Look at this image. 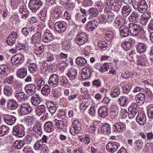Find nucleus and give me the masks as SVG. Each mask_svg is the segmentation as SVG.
Returning <instances> with one entry per match:
<instances>
[{
    "label": "nucleus",
    "mask_w": 153,
    "mask_h": 153,
    "mask_svg": "<svg viewBox=\"0 0 153 153\" xmlns=\"http://www.w3.org/2000/svg\"><path fill=\"white\" fill-rule=\"evenodd\" d=\"M132 5L134 9L140 13L145 12L147 10L148 6L145 0H134Z\"/></svg>",
    "instance_id": "1"
},
{
    "label": "nucleus",
    "mask_w": 153,
    "mask_h": 153,
    "mask_svg": "<svg viewBox=\"0 0 153 153\" xmlns=\"http://www.w3.org/2000/svg\"><path fill=\"white\" fill-rule=\"evenodd\" d=\"M105 4L111 10L116 11H119L121 7L120 0H104Z\"/></svg>",
    "instance_id": "2"
},
{
    "label": "nucleus",
    "mask_w": 153,
    "mask_h": 153,
    "mask_svg": "<svg viewBox=\"0 0 153 153\" xmlns=\"http://www.w3.org/2000/svg\"><path fill=\"white\" fill-rule=\"evenodd\" d=\"M129 32L132 36H137L143 30L140 26L134 23H130L128 24Z\"/></svg>",
    "instance_id": "3"
},
{
    "label": "nucleus",
    "mask_w": 153,
    "mask_h": 153,
    "mask_svg": "<svg viewBox=\"0 0 153 153\" xmlns=\"http://www.w3.org/2000/svg\"><path fill=\"white\" fill-rule=\"evenodd\" d=\"M43 3L40 0H30L28 7L32 12H36L42 6Z\"/></svg>",
    "instance_id": "4"
},
{
    "label": "nucleus",
    "mask_w": 153,
    "mask_h": 153,
    "mask_svg": "<svg viewBox=\"0 0 153 153\" xmlns=\"http://www.w3.org/2000/svg\"><path fill=\"white\" fill-rule=\"evenodd\" d=\"M33 110V108L28 103H22L19 106V112L22 115H25L30 113Z\"/></svg>",
    "instance_id": "5"
},
{
    "label": "nucleus",
    "mask_w": 153,
    "mask_h": 153,
    "mask_svg": "<svg viewBox=\"0 0 153 153\" xmlns=\"http://www.w3.org/2000/svg\"><path fill=\"white\" fill-rule=\"evenodd\" d=\"M88 37L87 34L83 32L78 34L75 38V41L76 43L79 46L83 45L87 41Z\"/></svg>",
    "instance_id": "6"
},
{
    "label": "nucleus",
    "mask_w": 153,
    "mask_h": 153,
    "mask_svg": "<svg viewBox=\"0 0 153 153\" xmlns=\"http://www.w3.org/2000/svg\"><path fill=\"white\" fill-rule=\"evenodd\" d=\"M81 129V125L78 120L74 121L70 128V132L72 135L75 136L78 134Z\"/></svg>",
    "instance_id": "7"
},
{
    "label": "nucleus",
    "mask_w": 153,
    "mask_h": 153,
    "mask_svg": "<svg viewBox=\"0 0 153 153\" xmlns=\"http://www.w3.org/2000/svg\"><path fill=\"white\" fill-rule=\"evenodd\" d=\"M111 131L113 132H123L126 127V125L122 123L118 122L111 125Z\"/></svg>",
    "instance_id": "8"
},
{
    "label": "nucleus",
    "mask_w": 153,
    "mask_h": 153,
    "mask_svg": "<svg viewBox=\"0 0 153 153\" xmlns=\"http://www.w3.org/2000/svg\"><path fill=\"white\" fill-rule=\"evenodd\" d=\"M59 80V76L56 74H51L48 80V83L51 88L57 87L58 85Z\"/></svg>",
    "instance_id": "9"
},
{
    "label": "nucleus",
    "mask_w": 153,
    "mask_h": 153,
    "mask_svg": "<svg viewBox=\"0 0 153 153\" xmlns=\"http://www.w3.org/2000/svg\"><path fill=\"white\" fill-rule=\"evenodd\" d=\"M13 133L18 137H22L25 134V131L22 127L19 125H16L13 127Z\"/></svg>",
    "instance_id": "10"
},
{
    "label": "nucleus",
    "mask_w": 153,
    "mask_h": 153,
    "mask_svg": "<svg viewBox=\"0 0 153 153\" xmlns=\"http://www.w3.org/2000/svg\"><path fill=\"white\" fill-rule=\"evenodd\" d=\"M24 60V56L19 53L13 56L11 58V62L13 65H16L21 64Z\"/></svg>",
    "instance_id": "11"
},
{
    "label": "nucleus",
    "mask_w": 153,
    "mask_h": 153,
    "mask_svg": "<svg viewBox=\"0 0 153 153\" xmlns=\"http://www.w3.org/2000/svg\"><path fill=\"white\" fill-rule=\"evenodd\" d=\"M18 104L16 100L10 99L7 102V108L10 110H14L16 109L18 107Z\"/></svg>",
    "instance_id": "12"
},
{
    "label": "nucleus",
    "mask_w": 153,
    "mask_h": 153,
    "mask_svg": "<svg viewBox=\"0 0 153 153\" xmlns=\"http://www.w3.org/2000/svg\"><path fill=\"white\" fill-rule=\"evenodd\" d=\"M15 97L19 102L27 100H28V97L27 94L22 91H16Z\"/></svg>",
    "instance_id": "13"
},
{
    "label": "nucleus",
    "mask_w": 153,
    "mask_h": 153,
    "mask_svg": "<svg viewBox=\"0 0 153 153\" xmlns=\"http://www.w3.org/2000/svg\"><path fill=\"white\" fill-rule=\"evenodd\" d=\"M120 147V144L116 143H108L106 146L105 148L109 152L113 153L117 151Z\"/></svg>",
    "instance_id": "14"
},
{
    "label": "nucleus",
    "mask_w": 153,
    "mask_h": 153,
    "mask_svg": "<svg viewBox=\"0 0 153 153\" xmlns=\"http://www.w3.org/2000/svg\"><path fill=\"white\" fill-rule=\"evenodd\" d=\"M36 87L33 84H27L25 87V90L27 94L31 96L34 94L36 92Z\"/></svg>",
    "instance_id": "15"
},
{
    "label": "nucleus",
    "mask_w": 153,
    "mask_h": 153,
    "mask_svg": "<svg viewBox=\"0 0 153 153\" xmlns=\"http://www.w3.org/2000/svg\"><path fill=\"white\" fill-rule=\"evenodd\" d=\"M137 122L140 125H143L146 123V117L143 112L138 113L136 117Z\"/></svg>",
    "instance_id": "16"
},
{
    "label": "nucleus",
    "mask_w": 153,
    "mask_h": 153,
    "mask_svg": "<svg viewBox=\"0 0 153 153\" xmlns=\"http://www.w3.org/2000/svg\"><path fill=\"white\" fill-rule=\"evenodd\" d=\"M54 122L55 128L57 131L60 132L63 130L65 124L63 120L55 119Z\"/></svg>",
    "instance_id": "17"
},
{
    "label": "nucleus",
    "mask_w": 153,
    "mask_h": 153,
    "mask_svg": "<svg viewBox=\"0 0 153 153\" xmlns=\"http://www.w3.org/2000/svg\"><path fill=\"white\" fill-rule=\"evenodd\" d=\"M99 116L102 118H104L108 115V110L107 107L105 106H101L98 111Z\"/></svg>",
    "instance_id": "18"
},
{
    "label": "nucleus",
    "mask_w": 153,
    "mask_h": 153,
    "mask_svg": "<svg viewBox=\"0 0 153 153\" xmlns=\"http://www.w3.org/2000/svg\"><path fill=\"white\" fill-rule=\"evenodd\" d=\"M17 35L16 32L14 31L11 32L6 39L7 42L9 45H12L14 44L17 38Z\"/></svg>",
    "instance_id": "19"
},
{
    "label": "nucleus",
    "mask_w": 153,
    "mask_h": 153,
    "mask_svg": "<svg viewBox=\"0 0 153 153\" xmlns=\"http://www.w3.org/2000/svg\"><path fill=\"white\" fill-rule=\"evenodd\" d=\"M42 39L43 42L48 43L51 42L54 39V36L51 33L46 32L44 33Z\"/></svg>",
    "instance_id": "20"
},
{
    "label": "nucleus",
    "mask_w": 153,
    "mask_h": 153,
    "mask_svg": "<svg viewBox=\"0 0 153 153\" xmlns=\"http://www.w3.org/2000/svg\"><path fill=\"white\" fill-rule=\"evenodd\" d=\"M16 50L22 53L23 54H25L27 53V51L28 47L27 45L24 44H18L16 45L15 46Z\"/></svg>",
    "instance_id": "21"
},
{
    "label": "nucleus",
    "mask_w": 153,
    "mask_h": 153,
    "mask_svg": "<svg viewBox=\"0 0 153 153\" xmlns=\"http://www.w3.org/2000/svg\"><path fill=\"white\" fill-rule=\"evenodd\" d=\"M47 108L51 114L55 113L57 109L56 105L52 101H49L46 102Z\"/></svg>",
    "instance_id": "22"
},
{
    "label": "nucleus",
    "mask_w": 153,
    "mask_h": 153,
    "mask_svg": "<svg viewBox=\"0 0 153 153\" xmlns=\"http://www.w3.org/2000/svg\"><path fill=\"white\" fill-rule=\"evenodd\" d=\"M4 120L6 124L12 125L15 123L16 118L13 115H6L4 118Z\"/></svg>",
    "instance_id": "23"
},
{
    "label": "nucleus",
    "mask_w": 153,
    "mask_h": 153,
    "mask_svg": "<svg viewBox=\"0 0 153 153\" xmlns=\"http://www.w3.org/2000/svg\"><path fill=\"white\" fill-rule=\"evenodd\" d=\"M46 111L47 109L44 105L38 106L36 109V114L39 116H43L46 113Z\"/></svg>",
    "instance_id": "24"
},
{
    "label": "nucleus",
    "mask_w": 153,
    "mask_h": 153,
    "mask_svg": "<svg viewBox=\"0 0 153 153\" xmlns=\"http://www.w3.org/2000/svg\"><path fill=\"white\" fill-rule=\"evenodd\" d=\"M54 28L55 31L59 33H62L66 30L65 26H64L60 22H57L54 25Z\"/></svg>",
    "instance_id": "25"
},
{
    "label": "nucleus",
    "mask_w": 153,
    "mask_h": 153,
    "mask_svg": "<svg viewBox=\"0 0 153 153\" xmlns=\"http://www.w3.org/2000/svg\"><path fill=\"white\" fill-rule=\"evenodd\" d=\"M120 33L122 37L127 36L129 35V27L128 28L125 26H121L119 28Z\"/></svg>",
    "instance_id": "26"
},
{
    "label": "nucleus",
    "mask_w": 153,
    "mask_h": 153,
    "mask_svg": "<svg viewBox=\"0 0 153 153\" xmlns=\"http://www.w3.org/2000/svg\"><path fill=\"white\" fill-rule=\"evenodd\" d=\"M18 77L20 78L23 79L27 74L26 68L23 67L18 69L16 72Z\"/></svg>",
    "instance_id": "27"
},
{
    "label": "nucleus",
    "mask_w": 153,
    "mask_h": 153,
    "mask_svg": "<svg viewBox=\"0 0 153 153\" xmlns=\"http://www.w3.org/2000/svg\"><path fill=\"white\" fill-rule=\"evenodd\" d=\"M145 96L143 93H139L137 94L135 97V100L137 103L140 105H143L144 102Z\"/></svg>",
    "instance_id": "28"
},
{
    "label": "nucleus",
    "mask_w": 153,
    "mask_h": 153,
    "mask_svg": "<svg viewBox=\"0 0 153 153\" xmlns=\"http://www.w3.org/2000/svg\"><path fill=\"white\" fill-rule=\"evenodd\" d=\"M134 143L139 150L142 149L143 145V140L138 138V137H134L133 138Z\"/></svg>",
    "instance_id": "29"
},
{
    "label": "nucleus",
    "mask_w": 153,
    "mask_h": 153,
    "mask_svg": "<svg viewBox=\"0 0 153 153\" xmlns=\"http://www.w3.org/2000/svg\"><path fill=\"white\" fill-rule=\"evenodd\" d=\"M148 46L143 43H140L136 46L137 52L140 53H145L147 49Z\"/></svg>",
    "instance_id": "30"
},
{
    "label": "nucleus",
    "mask_w": 153,
    "mask_h": 153,
    "mask_svg": "<svg viewBox=\"0 0 153 153\" xmlns=\"http://www.w3.org/2000/svg\"><path fill=\"white\" fill-rule=\"evenodd\" d=\"M45 83L44 79L43 77H38L37 78L34 82L35 85L38 90L41 89V87Z\"/></svg>",
    "instance_id": "31"
},
{
    "label": "nucleus",
    "mask_w": 153,
    "mask_h": 153,
    "mask_svg": "<svg viewBox=\"0 0 153 153\" xmlns=\"http://www.w3.org/2000/svg\"><path fill=\"white\" fill-rule=\"evenodd\" d=\"M10 72V68L7 65L3 64L0 65V75H7Z\"/></svg>",
    "instance_id": "32"
},
{
    "label": "nucleus",
    "mask_w": 153,
    "mask_h": 153,
    "mask_svg": "<svg viewBox=\"0 0 153 153\" xmlns=\"http://www.w3.org/2000/svg\"><path fill=\"white\" fill-rule=\"evenodd\" d=\"M98 23L97 20H92L88 22L87 25V28L88 30L92 31L98 25Z\"/></svg>",
    "instance_id": "33"
},
{
    "label": "nucleus",
    "mask_w": 153,
    "mask_h": 153,
    "mask_svg": "<svg viewBox=\"0 0 153 153\" xmlns=\"http://www.w3.org/2000/svg\"><path fill=\"white\" fill-rule=\"evenodd\" d=\"M101 132L105 134H110L111 133V127L110 125L106 123L103 125L101 128Z\"/></svg>",
    "instance_id": "34"
},
{
    "label": "nucleus",
    "mask_w": 153,
    "mask_h": 153,
    "mask_svg": "<svg viewBox=\"0 0 153 153\" xmlns=\"http://www.w3.org/2000/svg\"><path fill=\"white\" fill-rule=\"evenodd\" d=\"M118 102L121 106L125 107L128 103V101L126 97L122 96L120 97L118 99Z\"/></svg>",
    "instance_id": "35"
},
{
    "label": "nucleus",
    "mask_w": 153,
    "mask_h": 153,
    "mask_svg": "<svg viewBox=\"0 0 153 153\" xmlns=\"http://www.w3.org/2000/svg\"><path fill=\"white\" fill-rule=\"evenodd\" d=\"M44 127L45 131L48 133L51 132L54 129L53 124L50 121L46 122L44 125Z\"/></svg>",
    "instance_id": "36"
},
{
    "label": "nucleus",
    "mask_w": 153,
    "mask_h": 153,
    "mask_svg": "<svg viewBox=\"0 0 153 153\" xmlns=\"http://www.w3.org/2000/svg\"><path fill=\"white\" fill-rule=\"evenodd\" d=\"M31 100L32 104L34 106H38L41 102L40 98L37 95H35L32 96L31 97Z\"/></svg>",
    "instance_id": "37"
},
{
    "label": "nucleus",
    "mask_w": 153,
    "mask_h": 153,
    "mask_svg": "<svg viewBox=\"0 0 153 153\" xmlns=\"http://www.w3.org/2000/svg\"><path fill=\"white\" fill-rule=\"evenodd\" d=\"M42 124L41 123L37 122L34 126L33 129L38 134L41 135L42 134Z\"/></svg>",
    "instance_id": "38"
},
{
    "label": "nucleus",
    "mask_w": 153,
    "mask_h": 153,
    "mask_svg": "<svg viewBox=\"0 0 153 153\" xmlns=\"http://www.w3.org/2000/svg\"><path fill=\"white\" fill-rule=\"evenodd\" d=\"M13 91L12 88L8 85H5L4 88V94L7 97H10L12 94Z\"/></svg>",
    "instance_id": "39"
},
{
    "label": "nucleus",
    "mask_w": 153,
    "mask_h": 153,
    "mask_svg": "<svg viewBox=\"0 0 153 153\" xmlns=\"http://www.w3.org/2000/svg\"><path fill=\"white\" fill-rule=\"evenodd\" d=\"M77 64L81 67L85 66L87 64L86 60L82 57H79L76 59Z\"/></svg>",
    "instance_id": "40"
},
{
    "label": "nucleus",
    "mask_w": 153,
    "mask_h": 153,
    "mask_svg": "<svg viewBox=\"0 0 153 153\" xmlns=\"http://www.w3.org/2000/svg\"><path fill=\"white\" fill-rule=\"evenodd\" d=\"M61 7L59 6H56L54 10V11L56 12H54L52 14L53 17L54 19H57L59 18H61L60 17L61 16V13L60 11V9H62Z\"/></svg>",
    "instance_id": "41"
},
{
    "label": "nucleus",
    "mask_w": 153,
    "mask_h": 153,
    "mask_svg": "<svg viewBox=\"0 0 153 153\" xmlns=\"http://www.w3.org/2000/svg\"><path fill=\"white\" fill-rule=\"evenodd\" d=\"M88 13L89 14V19L90 18L93 19L94 17L97 16L98 14L97 10L94 8H91L88 11Z\"/></svg>",
    "instance_id": "42"
},
{
    "label": "nucleus",
    "mask_w": 153,
    "mask_h": 153,
    "mask_svg": "<svg viewBox=\"0 0 153 153\" xmlns=\"http://www.w3.org/2000/svg\"><path fill=\"white\" fill-rule=\"evenodd\" d=\"M50 86L47 84H45L41 89L42 94L46 96H48L51 91Z\"/></svg>",
    "instance_id": "43"
},
{
    "label": "nucleus",
    "mask_w": 153,
    "mask_h": 153,
    "mask_svg": "<svg viewBox=\"0 0 153 153\" xmlns=\"http://www.w3.org/2000/svg\"><path fill=\"white\" fill-rule=\"evenodd\" d=\"M9 128L4 125H2L0 127V137L7 134L9 132Z\"/></svg>",
    "instance_id": "44"
},
{
    "label": "nucleus",
    "mask_w": 153,
    "mask_h": 153,
    "mask_svg": "<svg viewBox=\"0 0 153 153\" xmlns=\"http://www.w3.org/2000/svg\"><path fill=\"white\" fill-rule=\"evenodd\" d=\"M131 10L130 6L126 5L124 6L122 9V13L124 16H127L131 11Z\"/></svg>",
    "instance_id": "45"
},
{
    "label": "nucleus",
    "mask_w": 153,
    "mask_h": 153,
    "mask_svg": "<svg viewBox=\"0 0 153 153\" xmlns=\"http://www.w3.org/2000/svg\"><path fill=\"white\" fill-rule=\"evenodd\" d=\"M137 64L143 67H146L148 65V62L145 59L139 57L137 61Z\"/></svg>",
    "instance_id": "46"
},
{
    "label": "nucleus",
    "mask_w": 153,
    "mask_h": 153,
    "mask_svg": "<svg viewBox=\"0 0 153 153\" xmlns=\"http://www.w3.org/2000/svg\"><path fill=\"white\" fill-rule=\"evenodd\" d=\"M24 141L22 140H16L13 144V147L15 149H21L24 145Z\"/></svg>",
    "instance_id": "47"
},
{
    "label": "nucleus",
    "mask_w": 153,
    "mask_h": 153,
    "mask_svg": "<svg viewBox=\"0 0 153 153\" xmlns=\"http://www.w3.org/2000/svg\"><path fill=\"white\" fill-rule=\"evenodd\" d=\"M90 102L88 100H85L83 101L80 105V108L81 110L84 111L89 106Z\"/></svg>",
    "instance_id": "48"
},
{
    "label": "nucleus",
    "mask_w": 153,
    "mask_h": 153,
    "mask_svg": "<svg viewBox=\"0 0 153 153\" xmlns=\"http://www.w3.org/2000/svg\"><path fill=\"white\" fill-rule=\"evenodd\" d=\"M77 74L76 70L75 69L71 70L70 72L68 74V76L70 80H73L76 78Z\"/></svg>",
    "instance_id": "49"
},
{
    "label": "nucleus",
    "mask_w": 153,
    "mask_h": 153,
    "mask_svg": "<svg viewBox=\"0 0 153 153\" xmlns=\"http://www.w3.org/2000/svg\"><path fill=\"white\" fill-rule=\"evenodd\" d=\"M28 69L31 73H33L36 71L37 70V65L35 63H31L28 66Z\"/></svg>",
    "instance_id": "50"
},
{
    "label": "nucleus",
    "mask_w": 153,
    "mask_h": 153,
    "mask_svg": "<svg viewBox=\"0 0 153 153\" xmlns=\"http://www.w3.org/2000/svg\"><path fill=\"white\" fill-rule=\"evenodd\" d=\"M147 96L148 100L149 101H151L153 99V95L152 92L149 89H145L143 92Z\"/></svg>",
    "instance_id": "51"
},
{
    "label": "nucleus",
    "mask_w": 153,
    "mask_h": 153,
    "mask_svg": "<svg viewBox=\"0 0 153 153\" xmlns=\"http://www.w3.org/2000/svg\"><path fill=\"white\" fill-rule=\"evenodd\" d=\"M120 93V89L118 87H117L114 88L111 94V95L112 97L115 98L117 97Z\"/></svg>",
    "instance_id": "52"
},
{
    "label": "nucleus",
    "mask_w": 153,
    "mask_h": 153,
    "mask_svg": "<svg viewBox=\"0 0 153 153\" xmlns=\"http://www.w3.org/2000/svg\"><path fill=\"white\" fill-rule=\"evenodd\" d=\"M59 84L62 86H64L68 82V80L66 77L65 76L60 77V78L59 79Z\"/></svg>",
    "instance_id": "53"
},
{
    "label": "nucleus",
    "mask_w": 153,
    "mask_h": 153,
    "mask_svg": "<svg viewBox=\"0 0 153 153\" xmlns=\"http://www.w3.org/2000/svg\"><path fill=\"white\" fill-rule=\"evenodd\" d=\"M44 144L42 143L41 140H38L34 144V146L35 150H38L41 148H42Z\"/></svg>",
    "instance_id": "54"
},
{
    "label": "nucleus",
    "mask_w": 153,
    "mask_h": 153,
    "mask_svg": "<svg viewBox=\"0 0 153 153\" xmlns=\"http://www.w3.org/2000/svg\"><path fill=\"white\" fill-rule=\"evenodd\" d=\"M98 45L100 48L103 50L106 49V48L107 46V43L105 41H100L98 42Z\"/></svg>",
    "instance_id": "55"
},
{
    "label": "nucleus",
    "mask_w": 153,
    "mask_h": 153,
    "mask_svg": "<svg viewBox=\"0 0 153 153\" xmlns=\"http://www.w3.org/2000/svg\"><path fill=\"white\" fill-rule=\"evenodd\" d=\"M10 5L11 8L14 10L17 8L19 6L18 1L17 0H11Z\"/></svg>",
    "instance_id": "56"
},
{
    "label": "nucleus",
    "mask_w": 153,
    "mask_h": 153,
    "mask_svg": "<svg viewBox=\"0 0 153 153\" xmlns=\"http://www.w3.org/2000/svg\"><path fill=\"white\" fill-rule=\"evenodd\" d=\"M113 38V34L111 31H108L105 35V38L108 41L112 40Z\"/></svg>",
    "instance_id": "57"
},
{
    "label": "nucleus",
    "mask_w": 153,
    "mask_h": 153,
    "mask_svg": "<svg viewBox=\"0 0 153 153\" xmlns=\"http://www.w3.org/2000/svg\"><path fill=\"white\" fill-rule=\"evenodd\" d=\"M91 70L88 67L84 68L82 70V72H83L88 78L91 75Z\"/></svg>",
    "instance_id": "58"
},
{
    "label": "nucleus",
    "mask_w": 153,
    "mask_h": 153,
    "mask_svg": "<svg viewBox=\"0 0 153 153\" xmlns=\"http://www.w3.org/2000/svg\"><path fill=\"white\" fill-rule=\"evenodd\" d=\"M14 78L13 76L10 75L5 78L4 80V83H7L9 84H12Z\"/></svg>",
    "instance_id": "59"
},
{
    "label": "nucleus",
    "mask_w": 153,
    "mask_h": 153,
    "mask_svg": "<svg viewBox=\"0 0 153 153\" xmlns=\"http://www.w3.org/2000/svg\"><path fill=\"white\" fill-rule=\"evenodd\" d=\"M131 43H128L124 42H122L121 46L123 49L125 51H128L129 50L131 47L132 45Z\"/></svg>",
    "instance_id": "60"
},
{
    "label": "nucleus",
    "mask_w": 153,
    "mask_h": 153,
    "mask_svg": "<svg viewBox=\"0 0 153 153\" xmlns=\"http://www.w3.org/2000/svg\"><path fill=\"white\" fill-rule=\"evenodd\" d=\"M109 66L108 63H105V64L101 67L99 69V71L101 72H104L107 71L108 69Z\"/></svg>",
    "instance_id": "61"
},
{
    "label": "nucleus",
    "mask_w": 153,
    "mask_h": 153,
    "mask_svg": "<svg viewBox=\"0 0 153 153\" xmlns=\"http://www.w3.org/2000/svg\"><path fill=\"white\" fill-rule=\"evenodd\" d=\"M92 84L96 88H99L101 85V80L100 79H94L92 82Z\"/></svg>",
    "instance_id": "62"
},
{
    "label": "nucleus",
    "mask_w": 153,
    "mask_h": 153,
    "mask_svg": "<svg viewBox=\"0 0 153 153\" xmlns=\"http://www.w3.org/2000/svg\"><path fill=\"white\" fill-rule=\"evenodd\" d=\"M82 4L83 6L87 7L91 6L93 4V2L91 0H84Z\"/></svg>",
    "instance_id": "63"
},
{
    "label": "nucleus",
    "mask_w": 153,
    "mask_h": 153,
    "mask_svg": "<svg viewBox=\"0 0 153 153\" xmlns=\"http://www.w3.org/2000/svg\"><path fill=\"white\" fill-rule=\"evenodd\" d=\"M47 11L45 8L43 9L41 11L40 14L39 15V17L41 19H45L47 18Z\"/></svg>",
    "instance_id": "64"
}]
</instances>
